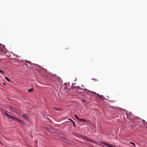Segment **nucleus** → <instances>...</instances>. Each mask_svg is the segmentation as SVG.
<instances>
[{
  "instance_id": "cd10ccee",
  "label": "nucleus",
  "mask_w": 147,
  "mask_h": 147,
  "mask_svg": "<svg viewBox=\"0 0 147 147\" xmlns=\"http://www.w3.org/2000/svg\"><path fill=\"white\" fill-rule=\"evenodd\" d=\"M82 100H83V101H84V102H85V100L84 99H83Z\"/></svg>"
},
{
  "instance_id": "f8f14e48",
  "label": "nucleus",
  "mask_w": 147,
  "mask_h": 147,
  "mask_svg": "<svg viewBox=\"0 0 147 147\" xmlns=\"http://www.w3.org/2000/svg\"><path fill=\"white\" fill-rule=\"evenodd\" d=\"M139 127L141 128H143L144 127V125L142 124H140L139 125Z\"/></svg>"
},
{
  "instance_id": "4468645a",
  "label": "nucleus",
  "mask_w": 147,
  "mask_h": 147,
  "mask_svg": "<svg viewBox=\"0 0 147 147\" xmlns=\"http://www.w3.org/2000/svg\"><path fill=\"white\" fill-rule=\"evenodd\" d=\"M72 125L74 127H76V125L74 122L73 121L72 122Z\"/></svg>"
},
{
  "instance_id": "393cba45",
  "label": "nucleus",
  "mask_w": 147,
  "mask_h": 147,
  "mask_svg": "<svg viewBox=\"0 0 147 147\" xmlns=\"http://www.w3.org/2000/svg\"><path fill=\"white\" fill-rule=\"evenodd\" d=\"M97 94V96H98V98L100 96V95L99 94H98H98Z\"/></svg>"
},
{
  "instance_id": "aec40b11",
  "label": "nucleus",
  "mask_w": 147,
  "mask_h": 147,
  "mask_svg": "<svg viewBox=\"0 0 147 147\" xmlns=\"http://www.w3.org/2000/svg\"><path fill=\"white\" fill-rule=\"evenodd\" d=\"M77 120L78 121L80 122L82 121V119H80L79 118Z\"/></svg>"
},
{
  "instance_id": "a878e982",
  "label": "nucleus",
  "mask_w": 147,
  "mask_h": 147,
  "mask_svg": "<svg viewBox=\"0 0 147 147\" xmlns=\"http://www.w3.org/2000/svg\"><path fill=\"white\" fill-rule=\"evenodd\" d=\"M15 56L16 57L18 58L19 57H20L17 55H15Z\"/></svg>"
},
{
  "instance_id": "6ab92c4d",
  "label": "nucleus",
  "mask_w": 147,
  "mask_h": 147,
  "mask_svg": "<svg viewBox=\"0 0 147 147\" xmlns=\"http://www.w3.org/2000/svg\"><path fill=\"white\" fill-rule=\"evenodd\" d=\"M89 92H90L91 93H93L94 94H96V92H94L93 91H89Z\"/></svg>"
},
{
  "instance_id": "72a5a7b5",
  "label": "nucleus",
  "mask_w": 147,
  "mask_h": 147,
  "mask_svg": "<svg viewBox=\"0 0 147 147\" xmlns=\"http://www.w3.org/2000/svg\"><path fill=\"white\" fill-rule=\"evenodd\" d=\"M59 78V79H60V78Z\"/></svg>"
},
{
  "instance_id": "39448f33",
  "label": "nucleus",
  "mask_w": 147,
  "mask_h": 147,
  "mask_svg": "<svg viewBox=\"0 0 147 147\" xmlns=\"http://www.w3.org/2000/svg\"><path fill=\"white\" fill-rule=\"evenodd\" d=\"M18 121L20 123H21L22 124H23V125H24L25 124V123L24 121L21 120L19 119Z\"/></svg>"
},
{
  "instance_id": "2eb2a0df",
  "label": "nucleus",
  "mask_w": 147,
  "mask_h": 147,
  "mask_svg": "<svg viewBox=\"0 0 147 147\" xmlns=\"http://www.w3.org/2000/svg\"><path fill=\"white\" fill-rule=\"evenodd\" d=\"M81 90H83V91H84L85 90H87V91H88V92H89V91H90V90H87V89L86 88H84V89H83V88H81Z\"/></svg>"
},
{
  "instance_id": "0eeeda50",
  "label": "nucleus",
  "mask_w": 147,
  "mask_h": 147,
  "mask_svg": "<svg viewBox=\"0 0 147 147\" xmlns=\"http://www.w3.org/2000/svg\"><path fill=\"white\" fill-rule=\"evenodd\" d=\"M98 98L101 100H103L105 99L104 97L102 95H100Z\"/></svg>"
},
{
  "instance_id": "f03ea898",
  "label": "nucleus",
  "mask_w": 147,
  "mask_h": 147,
  "mask_svg": "<svg viewBox=\"0 0 147 147\" xmlns=\"http://www.w3.org/2000/svg\"><path fill=\"white\" fill-rule=\"evenodd\" d=\"M61 140L67 144H69V141L67 140L63 137L61 138Z\"/></svg>"
},
{
  "instance_id": "9b49d317",
  "label": "nucleus",
  "mask_w": 147,
  "mask_h": 147,
  "mask_svg": "<svg viewBox=\"0 0 147 147\" xmlns=\"http://www.w3.org/2000/svg\"><path fill=\"white\" fill-rule=\"evenodd\" d=\"M141 119L143 123L144 124H146V125H147V122H146L144 120H143L142 119Z\"/></svg>"
},
{
  "instance_id": "1a4fd4ad",
  "label": "nucleus",
  "mask_w": 147,
  "mask_h": 147,
  "mask_svg": "<svg viewBox=\"0 0 147 147\" xmlns=\"http://www.w3.org/2000/svg\"><path fill=\"white\" fill-rule=\"evenodd\" d=\"M22 117L26 119H28V117L27 116L25 115H22Z\"/></svg>"
},
{
  "instance_id": "473e14b6",
  "label": "nucleus",
  "mask_w": 147,
  "mask_h": 147,
  "mask_svg": "<svg viewBox=\"0 0 147 147\" xmlns=\"http://www.w3.org/2000/svg\"><path fill=\"white\" fill-rule=\"evenodd\" d=\"M56 109H55V110H57V108H55Z\"/></svg>"
},
{
  "instance_id": "bb28decb",
  "label": "nucleus",
  "mask_w": 147,
  "mask_h": 147,
  "mask_svg": "<svg viewBox=\"0 0 147 147\" xmlns=\"http://www.w3.org/2000/svg\"><path fill=\"white\" fill-rule=\"evenodd\" d=\"M11 55H7L6 56L7 57H9L11 56Z\"/></svg>"
},
{
  "instance_id": "f3484780",
  "label": "nucleus",
  "mask_w": 147,
  "mask_h": 147,
  "mask_svg": "<svg viewBox=\"0 0 147 147\" xmlns=\"http://www.w3.org/2000/svg\"><path fill=\"white\" fill-rule=\"evenodd\" d=\"M5 78L7 81H8L9 82L10 81V80L9 79V78L7 77H5Z\"/></svg>"
},
{
  "instance_id": "dca6fc26",
  "label": "nucleus",
  "mask_w": 147,
  "mask_h": 147,
  "mask_svg": "<svg viewBox=\"0 0 147 147\" xmlns=\"http://www.w3.org/2000/svg\"><path fill=\"white\" fill-rule=\"evenodd\" d=\"M129 143L133 144L134 146H136V145H135V143L132 142H129Z\"/></svg>"
},
{
  "instance_id": "f257e3e1",
  "label": "nucleus",
  "mask_w": 147,
  "mask_h": 147,
  "mask_svg": "<svg viewBox=\"0 0 147 147\" xmlns=\"http://www.w3.org/2000/svg\"><path fill=\"white\" fill-rule=\"evenodd\" d=\"M5 46L0 43V51L2 52L1 53L5 54L7 52Z\"/></svg>"
},
{
  "instance_id": "7c9ffc66",
  "label": "nucleus",
  "mask_w": 147,
  "mask_h": 147,
  "mask_svg": "<svg viewBox=\"0 0 147 147\" xmlns=\"http://www.w3.org/2000/svg\"><path fill=\"white\" fill-rule=\"evenodd\" d=\"M76 84V83H73V84H72V85L75 84Z\"/></svg>"
},
{
  "instance_id": "a211bd4d",
  "label": "nucleus",
  "mask_w": 147,
  "mask_h": 147,
  "mask_svg": "<svg viewBox=\"0 0 147 147\" xmlns=\"http://www.w3.org/2000/svg\"><path fill=\"white\" fill-rule=\"evenodd\" d=\"M25 61L27 63H29V64H30V63H31V62L30 61H28L27 60H26Z\"/></svg>"
},
{
  "instance_id": "9d476101",
  "label": "nucleus",
  "mask_w": 147,
  "mask_h": 147,
  "mask_svg": "<svg viewBox=\"0 0 147 147\" xmlns=\"http://www.w3.org/2000/svg\"><path fill=\"white\" fill-rule=\"evenodd\" d=\"M82 121H83V122H85V121H86V122H89V121H90L89 120H86V119H82Z\"/></svg>"
},
{
  "instance_id": "423d86ee",
  "label": "nucleus",
  "mask_w": 147,
  "mask_h": 147,
  "mask_svg": "<svg viewBox=\"0 0 147 147\" xmlns=\"http://www.w3.org/2000/svg\"><path fill=\"white\" fill-rule=\"evenodd\" d=\"M11 118L13 120H15V121H18V120L19 119H18L17 118L14 117L13 116H12Z\"/></svg>"
},
{
  "instance_id": "ddd939ff",
  "label": "nucleus",
  "mask_w": 147,
  "mask_h": 147,
  "mask_svg": "<svg viewBox=\"0 0 147 147\" xmlns=\"http://www.w3.org/2000/svg\"><path fill=\"white\" fill-rule=\"evenodd\" d=\"M33 91V90L32 88H30L28 90V92H30Z\"/></svg>"
},
{
  "instance_id": "2f4dec72",
  "label": "nucleus",
  "mask_w": 147,
  "mask_h": 147,
  "mask_svg": "<svg viewBox=\"0 0 147 147\" xmlns=\"http://www.w3.org/2000/svg\"><path fill=\"white\" fill-rule=\"evenodd\" d=\"M56 109H55V110H57V108H55Z\"/></svg>"
},
{
  "instance_id": "4be33fe9",
  "label": "nucleus",
  "mask_w": 147,
  "mask_h": 147,
  "mask_svg": "<svg viewBox=\"0 0 147 147\" xmlns=\"http://www.w3.org/2000/svg\"><path fill=\"white\" fill-rule=\"evenodd\" d=\"M74 116L75 117H76V118L78 120V119L79 118L78 117V116L76 115H74Z\"/></svg>"
},
{
  "instance_id": "412c9836",
  "label": "nucleus",
  "mask_w": 147,
  "mask_h": 147,
  "mask_svg": "<svg viewBox=\"0 0 147 147\" xmlns=\"http://www.w3.org/2000/svg\"><path fill=\"white\" fill-rule=\"evenodd\" d=\"M0 72H1L3 75V74H4V72L3 71H2L1 70V69H0Z\"/></svg>"
},
{
  "instance_id": "5701e85b",
  "label": "nucleus",
  "mask_w": 147,
  "mask_h": 147,
  "mask_svg": "<svg viewBox=\"0 0 147 147\" xmlns=\"http://www.w3.org/2000/svg\"><path fill=\"white\" fill-rule=\"evenodd\" d=\"M92 80H95V81H98V80L95 79H94V78H92Z\"/></svg>"
},
{
  "instance_id": "c756f323",
  "label": "nucleus",
  "mask_w": 147,
  "mask_h": 147,
  "mask_svg": "<svg viewBox=\"0 0 147 147\" xmlns=\"http://www.w3.org/2000/svg\"><path fill=\"white\" fill-rule=\"evenodd\" d=\"M10 53L13 54V56H14V55L11 52H10Z\"/></svg>"
},
{
  "instance_id": "20e7f679",
  "label": "nucleus",
  "mask_w": 147,
  "mask_h": 147,
  "mask_svg": "<svg viewBox=\"0 0 147 147\" xmlns=\"http://www.w3.org/2000/svg\"><path fill=\"white\" fill-rule=\"evenodd\" d=\"M64 88L65 89H67L68 87H69V83H65L64 84Z\"/></svg>"
},
{
  "instance_id": "b1692460",
  "label": "nucleus",
  "mask_w": 147,
  "mask_h": 147,
  "mask_svg": "<svg viewBox=\"0 0 147 147\" xmlns=\"http://www.w3.org/2000/svg\"><path fill=\"white\" fill-rule=\"evenodd\" d=\"M68 119L69 120H70V121H71L72 122L73 121V120H72L71 119L69 118V119Z\"/></svg>"
},
{
  "instance_id": "6e6552de",
  "label": "nucleus",
  "mask_w": 147,
  "mask_h": 147,
  "mask_svg": "<svg viewBox=\"0 0 147 147\" xmlns=\"http://www.w3.org/2000/svg\"><path fill=\"white\" fill-rule=\"evenodd\" d=\"M7 117H9L10 118H11L12 117V116L10 115L9 114H8V113H7L5 112H4V113Z\"/></svg>"
},
{
  "instance_id": "f704fd0d",
  "label": "nucleus",
  "mask_w": 147,
  "mask_h": 147,
  "mask_svg": "<svg viewBox=\"0 0 147 147\" xmlns=\"http://www.w3.org/2000/svg\"><path fill=\"white\" fill-rule=\"evenodd\" d=\"M146 128H147V126L146 127Z\"/></svg>"
},
{
  "instance_id": "7ed1b4c3",
  "label": "nucleus",
  "mask_w": 147,
  "mask_h": 147,
  "mask_svg": "<svg viewBox=\"0 0 147 147\" xmlns=\"http://www.w3.org/2000/svg\"><path fill=\"white\" fill-rule=\"evenodd\" d=\"M10 109L12 110L14 112L16 113H17L18 112V110L16 108L13 107H11Z\"/></svg>"
},
{
  "instance_id": "c85d7f7f",
  "label": "nucleus",
  "mask_w": 147,
  "mask_h": 147,
  "mask_svg": "<svg viewBox=\"0 0 147 147\" xmlns=\"http://www.w3.org/2000/svg\"><path fill=\"white\" fill-rule=\"evenodd\" d=\"M3 84H4V85H6V84H5V83L3 82Z\"/></svg>"
}]
</instances>
